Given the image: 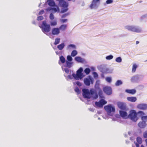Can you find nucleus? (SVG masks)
<instances>
[{"instance_id":"nucleus-1","label":"nucleus","mask_w":147,"mask_h":147,"mask_svg":"<svg viewBox=\"0 0 147 147\" xmlns=\"http://www.w3.org/2000/svg\"><path fill=\"white\" fill-rule=\"evenodd\" d=\"M41 28H42V31L45 33L49 32L51 29L50 25L47 24L45 21L42 22V25Z\"/></svg>"},{"instance_id":"nucleus-2","label":"nucleus","mask_w":147,"mask_h":147,"mask_svg":"<svg viewBox=\"0 0 147 147\" xmlns=\"http://www.w3.org/2000/svg\"><path fill=\"white\" fill-rule=\"evenodd\" d=\"M137 113L134 110H131L128 117L133 121L136 122L138 120Z\"/></svg>"},{"instance_id":"nucleus-3","label":"nucleus","mask_w":147,"mask_h":147,"mask_svg":"<svg viewBox=\"0 0 147 147\" xmlns=\"http://www.w3.org/2000/svg\"><path fill=\"white\" fill-rule=\"evenodd\" d=\"M126 28L129 30L135 32L137 33H140L141 31V29L138 27L134 26H127Z\"/></svg>"},{"instance_id":"nucleus-4","label":"nucleus","mask_w":147,"mask_h":147,"mask_svg":"<svg viewBox=\"0 0 147 147\" xmlns=\"http://www.w3.org/2000/svg\"><path fill=\"white\" fill-rule=\"evenodd\" d=\"M104 109L109 115L112 112H114L115 111V108L113 107H112L111 105L105 106Z\"/></svg>"},{"instance_id":"nucleus-5","label":"nucleus","mask_w":147,"mask_h":147,"mask_svg":"<svg viewBox=\"0 0 147 147\" xmlns=\"http://www.w3.org/2000/svg\"><path fill=\"white\" fill-rule=\"evenodd\" d=\"M82 94L84 97L85 98H90V92L89 90L86 89H82Z\"/></svg>"},{"instance_id":"nucleus-6","label":"nucleus","mask_w":147,"mask_h":147,"mask_svg":"<svg viewBox=\"0 0 147 147\" xmlns=\"http://www.w3.org/2000/svg\"><path fill=\"white\" fill-rule=\"evenodd\" d=\"M68 3L64 1L62 5V7L63 8L61 11V12L63 13L66 12L68 9Z\"/></svg>"},{"instance_id":"nucleus-7","label":"nucleus","mask_w":147,"mask_h":147,"mask_svg":"<svg viewBox=\"0 0 147 147\" xmlns=\"http://www.w3.org/2000/svg\"><path fill=\"white\" fill-rule=\"evenodd\" d=\"M107 103V101L102 99L100 100L98 102H96L95 103V105L98 107H102L103 105L106 104Z\"/></svg>"},{"instance_id":"nucleus-8","label":"nucleus","mask_w":147,"mask_h":147,"mask_svg":"<svg viewBox=\"0 0 147 147\" xmlns=\"http://www.w3.org/2000/svg\"><path fill=\"white\" fill-rule=\"evenodd\" d=\"M103 90L104 92L108 95H110L112 94V90L111 88L109 87H105L104 88Z\"/></svg>"},{"instance_id":"nucleus-9","label":"nucleus","mask_w":147,"mask_h":147,"mask_svg":"<svg viewBox=\"0 0 147 147\" xmlns=\"http://www.w3.org/2000/svg\"><path fill=\"white\" fill-rule=\"evenodd\" d=\"M52 34L54 35H58L60 33L59 29L58 28H55L52 30Z\"/></svg>"},{"instance_id":"nucleus-10","label":"nucleus","mask_w":147,"mask_h":147,"mask_svg":"<svg viewBox=\"0 0 147 147\" xmlns=\"http://www.w3.org/2000/svg\"><path fill=\"white\" fill-rule=\"evenodd\" d=\"M137 114L139 117H141L142 119L143 120H146L147 119V116H143L145 114L144 112L142 111H139Z\"/></svg>"},{"instance_id":"nucleus-11","label":"nucleus","mask_w":147,"mask_h":147,"mask_svg":"<svg viewBox=\"0 0 147 147\" xmlns=\"http://www.w3.org/2000/svg\"><path fill=\"white\" fill-rule=\"evenodd\" d=\"M100 0H93L92 3L91 4L90 7L92 9L93 8H96L97 7V3L99 2Z\"/></svg>"},{"instance_id":"nucleus-12","label":"nucleus","mask_w":147,"mask_h":147,"mask_svg":"<svg viewBox=\"0 0 147 147\" xmlns=\"http://www.w3.org/2000/svg\"><path fill=\"white\" fill-rule=\"evenodd\" d=\"M137 107L140 109L146 110L147 109V105L144 104H139L137 105Z\"/></svg>"},{"instance_id":"nucleus-13","label":"nucleus","mask_w":147,"mask_h":147,"mask_svg":"<svg viewBox=\"0 0 147 147\" xmlns=\"http://www.w3.org/2000/svg\"><path fill=\"white\" fill-rule=\"evenodd\" d=\"M72 76L76 80H78L79 79H81L83 77V74H78L77 73L76 74L74 73L73 74Z\"/></svg>"},{"instance_id":"nucleus-14","label":"nucleus","mask_w":147,"mask_h":147,"mask_svg":"<svg viewBox=\"0 0 147 147\" xmlns=\"http://www.w3.org/2000/svg\"><path fill=\"white\" fill-rule=\"evenodd\" d=\"M119 113L120 116L123 118H126L127 117V113L125 111H119Z\"/></svg>"},{"instance_id":"nucleus-15","label":"nucleus","mask_w":147,"mask_h":147,"mask_svg":"<svg viewBox=\"0 0 147 147\" xmlns=\"http://www.w3.org/2000/svg\"><path fill=\"white\" fill-rule=\"evenodd\" d=\"M117 105L119 108L121 109L124 110L126 109V106L123 103L119 102L117 103Z\"/></svg>"},{"instance_id":"nucleus-16","label":"nucleus","mask_w":147,"mask_h":147,"mask_svg":"<svg viewBox=\"0 0 147 147\" xmlns=\"http://www.w3.org/2000/svg\"><path fill=\"white\" fill-rule=\"evenodd\" d=\"M146 123L144 121H140L138 123V126L141 128H144L146 126Z\"/></svg>"},{"instance_id":"nucleus-17","label":"nucleus","mask_w":147,"mask_h":147,"mask_svg":"<svg viewBox=\"0 0 147 147\" xmlns=\"http://www.w3.org/2000/svg\"><path fill=\"white\" fill-rule=\"evenodd\" d=\"M75 59L76 61L80 63H83L85 61L84 59L79 57H76Z\"/></svg>"},{"instance_id":"nucleus-18","label":"nucleus","mask_w":147,"mask_h":147,"mask_svg":"<svg viewBox=\"0 0 147 147\" xmlns=\"http://www.w3.org/2000/svg\"><path fill=\"white\" fill-rule=\"evenodd\" d=\"M47 2L50 6L53 7L55 5V2L53 0H48Z\"/></svg>"},{"instance_id":"nucleus-19","label":"nucleus","mask_w":147,"mask_h":147,"mask_svg":"<svg viewBox=\"0 0 147 147\" xmlns=\"http://www.w3.org/2000/svg\"><path fill=\"white\" fill-rule=\"evenodd\" d=\"M67 26L66 24L61 25L59 27V30L63 31L65 30L67 28Z\"/></svg>"},{"instance_id":"nucleus-20","label":"nucleus","mask_w":147,"mask_h":147,"mask_svg":"<svg viewBox=\"0 0 147 147\" xmlns=\"http://www.w3.org/2000/svg\"><path fill=\"white\" fill-rule=\"evenodd\" d=\"M90 79L88 78H85L84 80V84L87 86H89L90 85Z\"/></svg>"},{"instance_id":"nucleus-21","label":"nucleus","mask_w":147,"mask_h":147,"mask_svg":"<svg viewBox=\"0 0 147 147\" xmlns=\"http://www.w3.org/2000/svg\"><path fill=\"white\" fill-rule=\"evenodd\" d=\"M139 79V77L137 76H135L132 77L131 79V81L133 82H137Z\"/></svg>"},{"instance_id":"nucleus-22","label":"nucleus","mask_w":147,"mask_h":147,"mask_svg":"<svg viewBox=\"0 0 147 147\" xmlns=\"http://www.w3.org/2000/svg\"><path fill=\"white\" fill-rule=\"evenodd\" d=\"M127 100L131 102H135L137 100L136 97H127Z\"/></svg>"},{"instance_id":"nucleus-23","label":"nucleus","mask_w":147,"mask_h":147,"mask_svg":"<svg viewBox=\"0 0 147 147\" xmlns=\"http://www.w3.org/2000/svg\"><path fill=\"white\" fill-rule=\"evenodd\" d=\"M125 92L128 93L134 94L136 93V91L135 89L126 90Z\"/></svg>"},{"instance_id":"nucleus-24","label":"nucleus","mask_w":147,"mask_h":147,"mask_svg":"<svg viewBox=\"0 0 147 147\" xmlns=\"http://www.w3.org/2000/svg\"><path fill=\"white\" fill-rule=\"evenodd\" d=\"M60 61L62 63H64L65 61V59L63 56L62 55L60 57V60L59 61V63L60 64Z\"/></svg>"},{"instance_id":"nucleus-25","label":"nucleus","mask_w":147,"mask_h":147,"mask_svg":"<svg viewBox=\"0 0 147 147\" xmlns=\"http://www.w3.org/2000/svg\"><path fill=\"white\" fill-rule=\"evenodd\" d=\"M65 46V44L64 43H62L61 44L57 46V48L59 50H62L64 47Z\"/></svg>"},{"instance_id":"nucleus-26","label":"nucleus","mask_w":147,"mask_h":147,"mask_svg":"<svg viewBox=\"0 0 147 147\" xmlns=\"http://www.w3.org/2000/svg\"><path fill=\"white\" fill-rule=\"evenodd\" d=\"M67 48L69 49H75L76 46L74 45L70 44L68 46Z\"/></svg>"},{"instance_id":"nucleus-27","label":"nucleus","mask_w":147,"mask_h":147,"mask_svg":"<svg viewBox=\"0 0 147 147\" xmlns=\"http://www.w3.org/2000/svg\"><path fill=\"white\" fill-rule=\"evenodd\" d=\"M137 67V65L136 64H134L133 65L132 70V72H135Z\"/></svg>"},{"instance_id":"nucleus-28","label":"nucleus","mask_w":147,"mask_h":147,"mask_svg":"<svg viewBox=\"0 0 147 147\" xmlns=\"http://www.w3.org/2000/svg\"><path fill=\"white\" fill-rule=\"evenodd\" d=\"M77 53L78 52L76 50H73L71 52V56L72 57H74L77 54Z\"/></svg>"},{"instance_id":"nucleus-29","label":"nucleus","mask_w":147,"mask_h":147,"mask_svg":"<svg viewBox=\"0 0 147 147\" xmlns=\"http://www.w3.org/2000/svg\"><path fill=\"white\" fill-rule=\"evenodd\" d=\"M138 143L140 144H141L142 142V139L140 137H138L136 139Z\"/></svg>"},{"instance_id":"nucleus-30","label":"nucleus","mask_w":147,"mask_h":147,"mask_svg":"<svg viewBox=\"0 0 147 147\" xmlns=\"http://www.w3.org/2000/svg\"><path fill=\"white\" fill-rule=\"evenodd\" d=\"M122 84V82L120 80H118L117 81L115 84L116 86H119Z\"/></svg>"},{"instance_id":"nucleus-31","label":"nucleus","mask_w":147,"mask_h":147,"mask_svg":"<svg viewBox=\"0 0 147 147\" xmlns=\"http://www.w3.org/2000/svg\"><path fill=\"white\" fill-rule=\"evenodd\" d=\"M50 24L51 26H55L57 24V21L56 20L52 21L50 22Z\"/></svg>"},{"instance_id":"nucleus-32","label":"nucleus","mask_w":147,"mask_h":147,"mask_svg":"<svg viewBox=\"0 0 147 147\" xmlns=\"http://www.w3.org/2000/svg\"><path fill=\"white\" fill-rule=\"evenodd\" d=\"M60 41V39L59 38H57L55 39V41L54 42V44L55 45H57L58 44Z\"/></svg>"},{"instance_id":"nucleus-33","label":"nucleus","mask_w":147,"mask_h":147,"mask_svg":"<svg viewBox=\"0 0 147 147\" xmlns=\"http://www.w3.org/2000/svg\"><path fill=\"white\" fill-rule=\"evenodd\" d=\"M84 72L86 74H88L90 72V70L89 68H86L84 70Z\"/></svg>"},{"instance_id":"nucleus-34","label":"nucleus","mask_w":147,"mask_h":147,"mask_svg":"<svg viewBox=\"0 0 147 147\" xmlns=\"http://www.w3.org/2000/svg\"><path fill=\"white\" fill-rule=\"evenodd\" d=\"M98 94L99 96H100V97H101V98L103 97V96H102L103 93H102V92L101 89H100L99 90L98 92Z\"/></svg>"},{"instance_id":"nucleus-35","label":"nucleus","mask_w":147,"mask_h":147,"mask_svg":"<svg viewBox=\"0 0 147 147\" xmlns=\"http://www.w3.org/2000/svg\"><path fill=\"white\" fill-rule=\"evenodd\" d=\"M66 64L67 67L69 68H70L71 67V65H72V63L69 62L68 61H67L66 62Z\"/></svg>"},{"instance_id":"nucleus-36","label":"nucleus","mask_w":147,"mask_h":147,"mask_svg":"<svg viewBox=\"0 0 147 147\" xmlns=\"http://www.w3.org/2000/svg\"><path fill=\"white\" fill-rule=\"evenodd\" d=\"M115 61L117 62L120 63L122 61V59L121 57H119L116 58Z\"/></svg>"},{"instance_id":"nucleus-37","label":"nucleus","mask_w":147,"mask_h":147,"mask_svg":"<svg viewBox=\"0 0 147 147\" xmlns=\"http://www.w3.org/2000/svg\"><path fill=\"white\" fill-rule=\"evenodd\" d=\"M113 58V56L112 55H109L107 56L106 57V59L107 60H111Z\"/></svg>"},{"instance_id":"nucleus-38","label":"nucleus","mask_w":147,"mask_h":147,"mask_svg":"<svg viewBox=\"0 0 147 147\" xmlns=\"http://www.w3.org/2000/svg\"><path fill=\"white\" fill-rule=\"evenodd\" d=\"M82 68L81 67L77 70V73L78 74H82Z\"/></svg>"},{"instance_id":"nucleus-39","label":"nucleus","mask_w":147,"mask_h":147,"mask_svg":"<svg viewBox=\"0 0 147 147\" xmlns=\"http://www.w3.org/2000/svg\"><path fill=\"white\" fill-rule=\"evenodd\" d=\"M106 80L109 83H110L111 82V78L110 77H107Z\"/></svg>"},{"instance_id":"nucleus-40","label":"nucleus","mask_w":147,"mask_h":147,"mask_svg":"<svg viewBox=\"0 0 147 147\" xmlns=\"http://www.w3.org/2000/svg\"><path fill=\"white\" fill-rule=\"evenodd\" d=\"M49 18L51 20H53L54 19V16L53 13H51L50 14Z\"/></svg>"},{"instance_id":"nucleus-41","label":"nucleus","mask_w":147,"mask_h":147,"mask_svg":"<svg viewBox=\"0 0 147 147\" xmlns=\"http://www.w3.org/2000/svg\"><path fill=\"white\" fill-rule=\"evenodd\" d=\"M67 60L69 61H71L72 60V58L69 55H68L67 57Z\"/></svg>"},{"instance_id":"nucleus-42","label":"nucleus","mask_w":147,"mask_h":147,"mask_svg":"<svg viewBox=\"0 0 147 147\" xmlns=\"http://www.w3.org/2000/svg\"><path fill=\"white\" fill-rule=\"evenodd\" d=\"M143 136L145 138H147V131H145L144 133Z\"/></svg>"},{"instance_id":"nucleus-43","label":"nucleus","mask_w":147,"mask_h":147,"mask_svg":"<svg viewBox=\"0 0 147 147\" xmlns=\"http://www.w3.org/2000/svg\"><path fill=\"white\" fill-rule=\"evenodd\" d=\"M43 19V17L42 16H40L38 17L37 18V20H41Z\"/></svg>"},{"instance_id":"nucleus-44","label":"nucleus","mask_w":147,"mask_h":147,"mask_svg":"<svg viewBox=\"0 0 147 147\" xmlns=\"http://www.w3.org/2000/svg\"><path fill=\"white\" fill-rule=\"evenodd\" d=\"M113 2V0H107L106 3L107 4H109L112 3Z\"/></svg>"},{"instance_id":"nucleus-45","label":"nucleus","mask_w":147,"mask_h":147,"mask_svg":"<svg viewBox=\"0 0 147 147\" xmlns=\"http://www.w3.org/2000/svg\"><path fill=\"white\" fill-rule=\"evenodd\" d=\"M75 90L76 92L78 93H79L80 92V90L78 87H76L75 88Z\"/></svg>"},{"instance_id":"nucleus-46","label":"nucleus","mask_w":147,"mask_h":147,"mask_svg":"<svg viewBox=\"0 0 147 147\" xmlns=\"http://www.w3.org/2000/svg\"><path fill=\"white\" fill-rule=\"evenodd\" d=\"M67 21V19H61V22L62 23H64L65 22H66Z\"/></svg>"},{"instance_id":"nucleus-47","label":"nucleus","mask_w":147,"mask_h":147,"mask_svg":"<svg viewBox=\"0 0 147 147\" xmlns=\"http://www.w3.org/2000/svg\"><path fill=\"white\" fill-rule=\"evenodd\" d=\"M50 10H52L54 11L55 12H57V9L55 7L51 8L50 9Z\"/></svg>"},{"instance_id":"nucleus-48","label":"nucleus","mask_w":147,"mask_h":147,"mask_svg":"<svg viewBox=\"0 0 147 147\" xmlns=\"http://www.w3.org/2000/svg\"><path fill=\"white\" fill-rule=\"evenodd\" d=\"M65 72L67 74L69 73V71L68 68H65L64 69Z\"/></svg>"},{"instance_id":"nucleus-49","label":"nucleus","mask_w":147,"mask_h":147,"mask_svg":"<svg viewBox=\"0 0 147 147\" xmlns=\"http://www.w3.org/2000/svg\"><path fill=\"white\" fill-rule=\"evenodd\" d=\"M90 95L91 94V95H93L94 94V90H90Z\"/></svg>"},{"instance_id":"nucleus-50","label":"nucleus","mask_w":147,"mask_h":147,"mask_svg":"<svg viewBox=\"0 0 147 147\" xmlns=\"http://www.w3.org/2000/svg\"><path fill=\"white\" fill-rule=\"evenodd\" d=\"M44 13V11L43 10H42L39 11L38 14L39 15H41L43 14Z\"/></svg>"},{"instance_id":"nucleus-51","label":"nucleus","mask_w":147,"mask_h":147,"mask_svg":"<svg viewBox=\"0 0 147 147\" xmlns=\"http://www.w3.org/2000/svg\"><path fill=\"white\" fill-rule=\"evenodd\" d=\"M69 14V13H67L65 14H64L62 15L61 16L62 18H64L66 16L68 15Z\"/></svg>"},{"instance_id":"nucleus-52","label":"nucleus","mask_w":147,"mask_h":147,"mask_svg":"<svg viewBox=\"0 0 147 147\" xmlns=\"http://www.w3.org/2000/svg\"><path fill=\"white\" fill-rule=\"evenodd\" d=\"M98 94H97L96 93L95 96H94V99H96L98 98Z\"/></svg>"},{"instance_id":"nucleus-53","label":"nucleus","mask_w":147,"mask_h":147,"mask_svg":"<svg viewBox=\"0 0 147 147\" xmlns=\"http://www.w3.org/2000/svg\"><path fill=\"white\" fill-rule=\"evenodd\" d=\"M76 84L77 85H78V86H80L82 85L79 82H76Z\"/></svg>"},{"instance_id":"nucleus-54","label":"nucleus","mask_w":147,"mask_h":147,"mask_svg":"<svg viewBox=\"0 0 147 147\" xmlns=\"http://www.w3.org/2000/svg\"><path fill=\"white\" fill-rule=\"evenodd\" d=\"M134 143H135V145L136 147H139V146H140L139 145V144L138 143V144L136 142H134Z\"/></svg>"},{"instance_id":"nucleus-55","label":"nucleus","mask_w":147,"mask_h":147,"mask_svg":"<svg viewBox=\"0 0 147 147\" xmlns=\"http://www.w3.org/2000/svg\"><path fill=\"white\" fill-rule=\"evenodd\" d=\"M94 74L95 75V76H98V75H97V74L95 72H94Z\"/></svg>"},{"instance_id":"nucleus-56","label":"nucleus","mask_w":147,"mask_h":147,"mask_svg":"<svg viewBox=\"0 0 147 147\" xmlns=\"http://www.w3.org/2000/svg\"><path fill=\"white\" fill-rule=\"evenodd\" d=\"M71 76L70 75H69L68 76V77L70 79H71Z\"/></svg>"},{"instance_id":"nucleus-57","label":"nucleus","mask_w":147,"mask_h":147,"mask_svg":"<svg viewBox=\"0 0 147 147\" xmlns=\"http://www.w3.org/2000/svg\"><path fill=\"white\" fill-rule=\"evenodd\" d=\"M139 43V42L138 41H136V44H138V43Z\"/></svg>"},{"instance_id":"nucleus-58","label":"nucleus","mask_w":147,"mask_h":147,"mask_svg":"<svg viewBox=\"0 0 147 147\" xmlns=\"http://www.w3.org/2000/svg\"><path fill=\"white\" fill-rule=\"evenodd\" d=\"M145 142H146V145H147V139H146L145 140Z\"/></svg>"},{"instance_id":"nucleus-59","label":"nucleus","mask_w":147,"mask_h":147,"mask_svg":"<svg viewBox=\"0 0 147 147\" xmlns=\"http://www.w3.org/2000/svg\"><path fill=\"white\" fill-rule=\"evenodd\" d=\"M141 147H144L143 145H141Z\"/></svg>"},{"instance_id":"nucleus-60","label":"nucleus","mask_w":147,"mask_h":147,"mask_svg":"<svg viewBox=\"0 0 147 147\" xmlns=\"http://www.w3.org/2000/svg\"><path fill=\"white\" fill-rule=\"evenodd\" d=\"M68 0V1H71V0Z\"/></svg>"}]
</instances>
